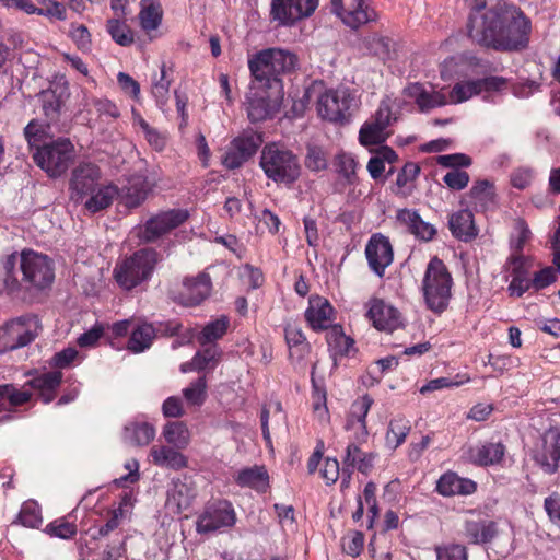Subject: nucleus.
Wrapping results in <instances>:
<instances>
[{
	"label": "nucleus",
	"instance_id": "obj_38",
	"mask_svg": "<svg viewBox=\"0 0 560 560\" xmlns=\"http://www.w3.org/2000/svg\"><path fill=\"white\" fill-rule=\"evenodd\" d=\"M19 262L16 254L7 256L0 269V293H15L21 289V282L15 275V266Z\"/></svg>",
	"mask_w": 560,
	"mask_h": 560
},
{
	"label": "nucleus",
	"instance_id": "obj_14",
	"mask_svg": "<svg viewBox=\"0 0 560 560\" xmlns=\"http://www.w3.org/2000/svg\"><path fill=\"white\" fill-rule=\"evenodd\" d=\"M102 173L100 167L91 162H83L77 165L69 182L70 199L81 203L88 196L97 188Z\"/></svg>",
	"mask_w": 560,
	"mask_h": 560
},
{
	"label": "nucleus",
	"instance_id": "obj_2",
	"mask_svg": "<svg viewBox=\"0 0 560 560\" xmlns=\"http://www.w3.org/2000/svg\"><path fill=\"white\" fill-rule=\"evenodd\" d=\"M259 165L265 175L277 184H293L301 175L298 156L277 143H268L264 147Z\"/></svg>",
	"mask_w": 560,
	"mask_h": 560
},
{
	"label": "nucleus",
	"instance_id": "obj_63",
	"mask_svg": "<svg viewBox=\"0 0 560 560\" xmlns=\"http://www.w3.org/2000/svg\"><path fill=\"white\" fill-rule=\"evenodd\" d=\"M313 384V409L319 419H328L327 397L324 387L319 386L314 377H312Z\"/></svg>",
	"mask_w": 560,
	"mask_h": 560
},
{
	"label": "nucleus",
	"instance_id": "obj_34",
	"mask_svg": "<svg viewBox=\"0 0 560 560\" xmlns=\"http://www.w3.org/2000/svg\"><path fill=\"white\" fill-rule=\"evenodd\" d=\"M118 195V187L114 184L101 185L98 184L95 191L91 192L84 199V207L92 213L98 212L108 208Z\"/></svg>",
	"mask_w": 560,
	"mask_h": 560
},
{
	"label": "nucleus",
	"instance_id": "obj_12",
	"mask_svg": "<svg viewBox=\"0 0 560 560\" xmlns=\"http://www.w3.org/2000/svg\"><path fill=\"white\" fill-rule=\"evenodd\" d=\"M236 514L231 502L215 500L209 502L196 522L199 534H209L234 526Z\"/></svg>",
	"mask_w": 560,
	"mask_h": 560
},
{
	"label": "nucleus",
	"instance_id": "obj_47",
	"mask_svg": "<svg viewBox=\"0 0 560 560\" xmlns=\"http://www.w3.org/2000/svg\"><path fill=\"white\" fill-rule=\"evenodd\" d=\"M38 100L42 103L44 115L51 121L56 120L63 103L61 93L54 89H47L38 94Z\"/></svg>",
	"mask_w": 560,
	"mask_h": 560
},
{
	"label": "nucleus",
	"instance_id": "obj_17",
	"mask_svg": "<svg viewBox=\"0 0 560 560\" xmlns=\"http://www.w3.org/2000/svg\"><path fill=\"white\" fill-rule=\"evenodd\" d=\"M365 257L369 268L380 278H383L385 270L394 260L393 245L387 236L382 233H374L365 245Z\"/></svg>",
	"mask_w": 560,
	"mask_h": 560
},
{
	"label": "nucleus",
	"instance_id": "obj_42",
	"mask_svg": "<svg viewBox=\"0 0 560 560\" xmlns=\"http://www.w3.org/2000/svg\"><path fill=\"white\" fill-rule=\"evenodd\" d=\"M229 327L230 318L226 315H221L219 318L209 322L198 335L199 343L201 346L215 345L214 342L226 334Z\"/></svg>",
	"mask_w": 560,
	"mask_h": 560
},
{
	"label": "nucleus",
	"instance_id": "obj_26",
	"mask_svg": "<svg viewBox=\"0 0 560 560\" xmlns=\"http://www.w3.org/2000/svg\"><path fill=\"white\" fill-rule=\"evenodd\" d=\"M203 348L196 352L189 362H185L180 365L183 373L197 371H213L221 361L222 351L218 345H206Z\"/></svg>",
	"mask_w": 560,
	"mask_h": 560
},
{
	"label": "nucleus",
	"instance_id": "obj_43",
	"mask_svg": "<svg viewBox=\"0 0 560 560\" xmlns=\"http://www.w3.org/2000/svg\"><path fill=\"white\" fill-rule=\"evenodd\" d=\"M269 54H265L264 56L270 55L273 65V71L276 73L281 74L290 73L294 71L299 65L298 56L287 49L282 48H268Z\"/></svg>",
	"mask_w": 560,
	"mask_h": 560
},
{
	"label": "nucleus",
	"instance_id": "obj_39",
	"mask_svg": "<svg viewBox=\"0 0 560 560\" xmlns=\"http://www.w3.org/2000/svg\"><path fill=\"white\" fill-rule=\"evenodd\" d=\"M334 166L338 175L347 185H355L358 183L357 170L359 167L358 161L351 153L341 151L336 154Z\"/></svg>",
	"mask_w": 560,
	"mask_h": 560
},
{
	"label": "nucleus",
	"instance_id": "obj_16",
	"mask_svg": "<svg viewBox=\"0 0 560 560\" xmlns=\"http://www.w3.org/2000/svg\"><path fill=\"white\" fill-rule=\"evenodd\" d=\"M269 52L270 51L267 48L255 54L248 60V68L250 70L252 77L254 78V83L257 84V89H268L273 91L276 94H281L283 89L282 80L279 73L273 71V65L270 55L262 56Z\"/></svg>",
	"mask_w": 560,
	"mask_h": 560
},
{
	"label": "nucleus",
	"instance_id": "obj_58",
	"mask_svg": "<svg viewBox=\"0 0 560 560\" xmlns=\"http://www.w3.org/2000/svg\"><path fill=\"white\" fill-rule=\"evenodd\" d=\"M305 165L313 172H319L327 168V156L323 148L317 145L307 147Z\"/></svg>",
	"mask_w": 560,
	"mask_h": 560
},
{
	"label": "nucleus",
	"instance_id": "obj_36",
	"mask_svg": "<svg viewBox=\"0 0 560 560\" xmlns=\"http://www.w3.org/2000/svg\"><path fill=\"white\" fill-rule=\"evenodd\" d=\"M469 202L477 209H488L494 203L495 192L493 184L488 179H479L474 183L467 194Z\"/></svg>",
	"mask_w": 560,
	"mask_h": 560
},
{
	"label": "nucleus",
	"instance_id": "obj_24",
	"mask_svg": "<svg viewBox=\"0 0 560 560\" xmlns=\"http://www.w3.org/2000/svg\"><path fill=\"white\" fill-rule=\"evenodd\" d=\"M448 229L452 235L460 242H471L478 236L474 214L468 209L452 213L448 218Z\"/></svg>",
	"mask_w": 560,
	"mask_h": 560
},
{
	"label": "nucleus",
	"instance_id": "obj_55",
	"mask_svg": "<svg viewBox=\"0 0 560 560\" xmlns=\"http://www.w3.org/2000/svg\"><path fill=\"white\" fill-rule=\"evenodd\" d=\"M107 32L120 46H129L133 43V34L131 30L119 19H112L107 22Z\"/></svg>",
	"mask_w": 560,
	"mask_h": 560
},
{
	"label": "nucleus",
	"instance_id": "obj_46",
	"mask_svg": "<svg viewBox=\"0 0 560 560\" xmlns=\"http://www.w3.org/2000/svg\"><path fill=\"white\" fill-rule=\"evenodd\" d=\"M373 402V398L368 394L357 398L350 406V409L346 417L345 425L352 427L359 423L366 422V416Z\"/></svg>",
	"mask_w": 560,
	"mask_h": 560
},
{
	"label": "nucleus",
	"instance_id": "obj_40",
	"mask_svg": "<svg viewBox=\"0 0 560 560\" xmlns=\"http://www.w3.org/2000/svg\"><path fill=\"white\" fill-rule=\"evenodd\" d=\"M363 47L369 54L376 56L381 60H387L395 50V42L380 34H372L363 38Z\"/></svg>",
	"mask_w": 560,
	"mask_h": 560
},
{
	"label": "nucleus",
	"instance_id": "obj_60",
	"mask_svg": "<svg viewBox=\"0 0 560 560\" xmlns=\"http://www.w3.org/2000/svg\"><path fill=\"white\" fill-rule=\"evenodd\" d=\"M37 2L40 4V7H37V15L55 18L59 21L67 19L66 8L62 3L56 0H37Z\"/></svg>",
	"mask_w": 560,
	"mask_h": 560
},
{
	"label": "nucleus",
	"instance_id": "obj_51",
	"mask_svg": "<svg viewBox=\"0 0 560 560\" xmlns=\"http://www.w3.org/2000/svg\"><path fill=\"white\" fill-rule=\"evenodd\" d=\"M478 94L480 92L477 80L462 81L452 88L447 101L451 104H459Z\"/></svg>",
	"mask_w": 560,
	"mask_h": 560
},
{
	"label": "nucleus",
	"instance_id": "obj_54",
	"mask_svg": "<svg viewBox=\"0 0 560 560\" xmlns=\"http://www.w3.org/2000/svg\"><path fill=\"white\" fill-rule=\"evenodd\" d=\"M172 81V69L167 71L165 66H163L160 72V79L154 81L152 86V93L161 108L166 104L168 100Z\"/></svg>",
	"mask_w": 560,
	"mask_h": 560
},
{
	"label": "nucleus",
	"instance_id": "obj_33",
	"mask_svg": "<svg viewBox=\"0 0 560 560\" xmlns=\"http://www.w3.org/2000/svg\"><path fill=\"white\" fill-rule=\"evenodd\" d=\"M465 535L470 544L482 545L490 542L498 534L497 524L493 521H466Z\"/></svg>",
	"mask_w": 560,
	"mask_h": 560
},
{
	"label": "nucleus",
	"instance_id": "obj_41",
	"mask_svg": "<svg viewBox=\"0 0 560 560\" xmlns=\"http://www.w3.org/2000/svg\"><path fill=\"white\" fill-rule=\"evenodd\" d=\"M154 428L147 422H132L126 425L124 430V440L137 446L148 445L154 439Z\"/></svg>",
	"mask_w": 560,
	"mask_h": 560
},
{
	"label": "nucleus",
	"instance_id": "obj_44",
	"mask_svg": "<svg viewBox=\"0 0 560 560\" xmlns=\"http://www.w3.org/2000/svg\"><path fill=\"white\" fill-rule=\"evenodd\" d=\"M182 393L188 406H202L208 397V382L206 375H199L195 381L190 382Z\"/></svg>",
	"mask_w": 560,
	"mask_h": 560
},
{
	"label": "nucleus",
	"instance_id": "obj_20",
	"mask_svg": "<svg viewBox=\"0 0 560 560\" xmlns=\"http://www.w3.org/2000/svg\"><path fill=\"white\" fill-rule=\"evenodd\" d=\"M396 222L406 232L422 242L432 241L438 231L433 224L424 221L416 209L402 208L396 212Z\"/></svg>",
	"mask_w": 560,
	"mask_h": 560
},
{
	"label": "nucleus",
	"instance_id": "obj_21",
	"mask_svg": "<svg viewBox=\"0 0 560 560\" xmlns=\"http://www.w3.org/2000/svg\"><path fill=\"white\" fill-rule=\"evenodd\" d=\"M175 228V212L164 211L150 218L143 225H138L135 231L141 242L151 243L168 233Z\"/></svg>",
	"mask_w": 560,
	"mask_h": 560
},
{
	"label": "nucleus",
	"instance_id": "obj_22",
	"mask_svg": "<svg viewBox=\"0 0 560 560\" xmlns=\"http://www.w3.org/2000/svg\"><path fill=\"white\" fill-rule=\"evenodd\" d=\"M211 290L210 276L205 272L199 273L196 278L184 282L179 303L184 306L199 305L210 295Z\"/></svg>",
	"mask_w": 560,
	"mask_h": 560
},
{
	"label": "nucleus",
	"instance_id": "obj_6",
	"mask_svg": "<svg viewBox=\"0 0 560 560\" xmlns=\"http://www.w3.org/2000/svg\"><path fill=\"white\" fill-rule=\"evenodd\" d=\"M73 150L69 139L59 138L38 147L33 153V159L50 177H58L67 171L73 158Z\"/></svg>",
	"mask_w": 560,
	"mask_h": 560
},
{
	"label": "nucleus",
	"instance_id": "obj_23",
	"mask_svg": "<svg viewBox=\"0 0 560 560\" xmlns=\"http://www.w3.org/2000/svg\"><path fill=\"white\" fill-rule=\"evenodd\" d=\"M187 460L184 455L177 452V512L190 505L197 494V483L194 479L196 474L192 471H182L180 467H186Z\"/></svg>",
	"mask_w": 560,
	"mask_h": 560
},
{
	"label": "nucleus",
	"instance_id": "obj_13",
	"mask_svg": "<svg viewBox=\"0 0 560 560\" xmlns=\"http://www.w3.org/2000/svg\"><path fill=\"white\" fill-rule=\"evenodd\" d=\"M318 7V0H271L270 16L279 26H292L310 18Z\"/></svg>",
	"mask_w": 560,
	"mask_h": 560
},
{
	"label": "nucleus",
	"instance_id": "obj_3",
	"mask_svg": "<svg viewBox=\"0 0 560 560\" xmlns=\"http://www.w3.org/2000/svg\"><path fill=\"white\" fill-rule=\"evenodd\" d=\"M158 254L151 248L139 249L118 261L114 268L116 282L125 290H131L147 281L156 265Z\"/></svg>",
	"mask_w": 560,
	"mask_h": 560
},
{
	"label": "nucleus",
	"instance_id": "obj_31",
	"mask_svg": "<svg viewBox=\"0 0 560 560\" xmlns=\"http://www.w3.org/2000/svg\"><path fill=\"white\" fill-rule=\"evenodd\" d=\"M235 482L242 488H252L258 492H266L269 487V475L265 466H253L241 469Z\"/></svg>",
	"mask_w": 560,
	"mask_h": 560
},
{
	"label": "nucleus",
	"instance_id": "obj_32",
	"mask_svg": "<svg viewBox=\"0 0 560 560\" xmlns=\"http://www.w3.org/2000/svg\"><path fill=\"white\" fill-rule=\"evenodd\" d=\"M61 381L62 373L60 371H50L32 378L28 384L38 392L42 400L48 404L54 400Z\"/></svg>",
	"mask_w": 560,
	"mask_h": 560
},
{
	"label": "nucleus",
	"instance_id": "obj_25",
	"mask_svg": "<svg viewBox=\"0 0 560 560\" xmlns=\"http://www.w3.org/2000/svg\"><path fill=\"white\" fill-rule=\"evenodd\" d=\"M407 96L413 98L420 112H429L433 108L444 106L448 103L442 91H428L421 83H411L405 89Z\"/></svg>",
	"mask_w": 560,
	"mask_h": 560
},
{
	"label": "nucleus",
	"instance_id": "obj_1",
	"mask_svg": "<svg viewBox=\"0 0 560 560\" xmlns=\"http://www.w3.org/2000/svg\"><path fill=\"white\" fill-rule=\"evenodd\" d=\"M453 279L446 265L439 257L430 259L422 280L425 305L435 314L443 313L452 296Z\"/></svg>",
	"mask_w": 560,
	"mask_h": 560
},
{
	"label": "nucleus",
	"instance_id": "obj_64",
	"mask_svg": "<svg viewBox=\"0 0 560 560\" xmlns=\"http://www.w3.org/2000/svg\"><path fill=\"white\" fill-rule=\"evenodd\" d=\"M470 176L466 171L454 168L443 176V183L452 190H462L467 187Z\"/></svg>",
	"mask_w": 560,
	"mask_h": 560
},
{
	"label": "nucleus",
	"instance_id": "obj_7",
	"mask_svg": "<svg viewBox=\"0 0 560 560\" xmlns=\"http://www.w3.org/2000/svg\"><path fill=\"white\" fill-rule=\"evenodd\" d=\"M530 21L516 7L509 5L505 11L504 25L502 26V36L500 38L498 51H517L527 47L530 34Z\"/></svg>",
	"mask_w": 560,
	"mask_h": 560
},
{
	"label": "nucleus",
	"instance_id": "obj_11",
	"mask_svg": "<svg viewBox=\"0 0 560 560\" xmlns=\"http://www.w3.org/2000/svg\"><path fill=\"white\" fill-rule=\"evenodd\" d=\"M262 135L253 129H246L235 137L222 156V164L228 170H235L247 162L262 144Z\"/></svg>",
	"mask_w": 560,
	"mask_h": 560
},
{
	"label": "nucleus",
	"instance_id": "obj_57",
	"mask_svg": "<svg viewBox=\"0 0 560 560\" xmlns=\"http://www.w3.org/2000/svg\"><path fill=\"white\" fill-rule=\"evenodd\" d=\"M49 125H43L36 119L31 120L24 128V136L32 148H38L44 144L45 139L48 136L47 129Z\"/></svg>",
	"mask_w": 560,
	"mask_h": 560
},
{
	"label": "nucleus",
	"instance_id": "obj_56",
	"mask_svg": "<svg viewBox=\"0 0 560 560\" xmlns=\"http://www.w3.org/2000/svg\"><path fill=\"white\" fill-rule=\"evenodd\" d=\"M139 20L141 27L147 31L156 30L162 20V9L158 3H149L143 5L140 13Z\"/></svg>",
	"mask_w": 560,
	"mask_h": 560
},
{
	"label": "nucleus",
	"instance_id": "obj_28",
	"mask_svg": "<svg viewBox=\"0 0 560 560\" xmlns=\"http://www.w3.org/2000/svg\"><path fill=\"white\" fill-rule=\"evenodd\" d=\"M332 307L326 299L312 298L305 311V319L314 330L330 328Z\"/></svg>",
	"mask_w": 560,
	"mask_h": 560
},
{
	"label": "nucleus",
	"instance_id": "obj_8",
	"mask_svg": "<svg viewBox=\"0 0 560 560\" xmlns=\"http://www.w3.org/2000/svg\"><path fill=\"white\" fill-rule=\"evenodd\" d=\"M355 97L349 89H330L325 91L317 101V113L320 118L345 125L352 116Z\"/></svg>",
	"mask_w": 560,
	"mask_h": 560
},
{
	"label": "nucleus",
	"instance_id": "obj_49",
	"mask_svg": "<svg viewBox=\"0 0 560 560\" xmlns=\"http://www.w3.org/2000/svg\"><path fill=\"white\" fill-rule=\"evenodd\" d=\"M0 398L3 402L4 411L11 407L21 406L31 399V393L20 390L12 384L0 385Z\"/></svg>",
	"mask_w": 560,
	"mask_h": 560
},
{
	"label": "nucleus",
	"instance_id": "obj_37",
	"mask_svg": "<svg viewBox=\"0 0 560 560\" xmlns=\"http://www.w3.org/2000/svg\"><path fill=\"white\" fill-rule=\"evenodd\" d=\"M155 330L151 324H138L131 329V335L127 343V349L133 353H140L150 348Z\"/></svg>",
	"mask_w": 560,
	"mask_h": 560
},
{
	"label": "nucleus",
	"instance_id": "obj_4",
	"mask_svg": "<svg viewBox=\"0 0 560 560\" xmlns=\"http://www.w3.org/2000/svg\"><path fill=\"white\" fill-rule=\"evenodd\" d=\"M509 5H495L480 15L469 14L468 36L476 44L497 50Z\"/></svg>",
	"mask_w": 560,
	"mask_h": 560
},
{
	"label": "nucleus",
	"instance_id": "obj_48",
	"mask_svg": "<svg viewBox=\"0 0 560 560\" xmlns=\"http://www.w3.org/2000/svg\"><path fill=\"white\" fill-rule=\"evenodd\" d=\"M388 133L374 120L365 121L359 131V141L362 145H375L386 141Z\"/></svg>",
	"mask_w": 560,
	"mask_h": 560
},
{
	"label": "nucleus",
	"instance_id": "obj_18",
	"mask_svg": "<svg viewBox=\"0 0 560 560\" xmlns=\"http://www.w3.org/2000/svg\"><path fill=\"white\" fill-rule=\"evenodd\" d=\"M366 316L377 330L392 332L402 326L400 312L381 299L369 302Z\"/></svg>",
	"mask_w": 560,
	"mask_h": 560
},
{
	"label": "nucleus",
	"instance_id": "obj_53",
	"mask_svg": "<svg viewBox=\"0 0 560 560\" xmlns=\"http://www.w3.org/2000/svg\"><path fill=\"white\" fill-rule=\"evenodd\" d=\"M40 509L36 502L27 501L22 504L16 522L30 528H36L42 524Z\"/></svg>",
	"mask_w": 560,
	"mask_h": 560
},
{
	"label": "nucleus",
	"instance_id": "obj_29",
	"mask_svg": "<svg viewBox=\"0 0 560 560\" xmlns=\"http://www.w3.org/2000/svg\"><path fill=\"white\" fill-rule=\"evenodd\" d=\"M477 485L475 481L462 478L455 472H446L440 477L436 483V490L444 497H452L456 494L467 495L476 491Z\"/></svg>",
	"mask_w": 560,
	"mask_h": 560
},
{
	"label": "nucleus",
	"instance_id": "obj_27",
	"mask_svg": "<svg viewBox=\"0 0 560 560\" xmlns=\"http://www.w3.org/2000/svg\"><path fill=\"white\" fill-rule=\"evenodd\" d=\"M505 451L506 447L502 442L489 441L481 445L470 447L468 450V457L474 464L487 467L500 464L503 460Z\"/></svg>",
	"mask_w": 560,
	"mask_h": 560
},
{
	"label": "nucleus",
	"instance_id": "obj_10",
	"mask_svg": "<svg viewBox=\"0 0 560 560\" xmlns=\"http://www.w3.org/2000/svg\"><path fill=\"white\" fill-rule=\"evenodd\" d=\"M530 456L545 474H556L560 463V428L550 427L545 430L536 439Z\"/></svg>",
	"mask_w": 560,
	"mask_h": 560
},
{
	"label": "nucleus",
	"instance_id": "obj_9",
	"mask_svg": "<svg viewBox=\"0 0 560 560\" xmlns=\"http://www.w3.org/2000/svg\"><path fill=\"white\" fill-rule=\"evenodd\" d=\"M40 330L37 316L25 315L0 327V352L12 351L31 343Z\"/></svg>",
	"mask_w": 560,
	"mask_h": 560
},
{
	"label": "nucleus",
	"instance_id": "obj_61",
	"mask_svg": "<svg viewBox=\"0 0 560 560\" xmlns=\"http://www.w3.org/2000/svg\"><path fill=\"white\" fill-rule=\"evenodd\" d=\"M434 550L438 560H468L466 547L459 544L435 546Z\"/></svg>",
	"mask_w": 560,
	"mask_h": 560
},
{
	"label": "nucleus",
	"instance_id": "obj_52",
	"mask_svg": "<svg viewBox=\"0 0 560 560\" xmlns=\"http://www.w3.org/2000/svg\"><path fill=\"white\" fill-rule=\"evenodd\" d=\"M284 337L290 349H295L300 358H303L310 351V343L306 341L301 328L294 325H287L284 328Z\"/></svg>",
	"mask_w": 560,
	"mask_h": 560
},
{
	"label": "nucleus",
	"instance_id": "obj_30",
	"mask_svg": "<svg viewBox=\"0 0 560 560\" xmlns=\"http://www.w3.org/2000/svg\"><path fill=\"white\" fill-rule=\"evenodd\" d=\"M148 191L147 182L141 177H136L128 180L122 188H118L117 199L127 208H137L147 199Z\"/></svg>",
	"mask_w": 560,
	"mask_h": 560
},
{
	"label": "nucleus",
	"instance_id": "obj_35",
	"mask_svg": "<svg viewBox=\"0 0 560 560\" xmlns=\"http://www.w3.org/2000/svg\"><path fill=\"white\" fill-rule=\"evenodd\" d=\"M374 455L373 453H364L355 443H349L346 448V455L342 465L360 472L368 475L373 467Z\"/></svg>",
	"mask_w": 560,
	"mask_h": 560
},
{
	"label": "nucleus",
	"instance_id": "obj_62",
	"mask_svg": "<svg viewBox=\"0 0 560 560\" xmlns=\"http://www.w3.org/2000/svg\"><path fill=\"white\" fill-rule=\"evenodd\" d=\"M45 532L61 539H69L77 534V525L65 520H57L46 526Z\"/></svg>",
	"mask_w": 560,
	"mask_h": 560
},
{
	"label": "nucleus",
	"instance_id": "obj_19",
	"mask_svg": "<svg viewBox=\"0 0 560 560\" xmlns=\"http://www.w3.org/2000/svg\"><path fill=\"white\" fill-rule=\"evenodd\" d=\"M268 89L250 92L247 95V116L250 121L258 122L271 118L279 110V96Z\"/></svg>",
	"mask_w": 560,
	"mask_h": 560
},
{
	"label": "nucleus",
	"instance_id": "obj_45",
	"mask_svg": "<svg viewBox=\"0 0 560 560\" xmlns=\"http://www.w3.org/2000/svg\"><path fill=\"white\" fill-rule=\"evenodd\" d=\"M327 342L336 355H348L353 347V339L346 336L339 325H334L327 332Z\"/></svg>",
	"mask_w": 560,
	"mask_h": 560
},
{
	"label": "nucleus",
	"instance_id": "obj_59",
	"mask_svg": "<svg viewBox=\"0 0 560 560\" xmlns=\"http://www.w3.org/2000/svg\"><path fill=\"white\" fill-rule=\"evenodd\" d=\"M69 36L81 51H90L92 47L91 34L83 24L70 25Z\"/></svg>",
	"mask_w": 560,
	"mask_h": 560
},
{
	"label": "nucleus",
	"instance_id": "obj_5",
	"mask_svg": "<svg viewBox=\"0 0 560 560\" xmlns=\"http://www.w3.org/2000/svg\"><path fill=\"white\" fill-rule=\"evenodd\" d=\"M19 258L22 281L28 289L44 290L55 280L54 261L45 254L33 249H24Z\"/></svg>",
	"mask_w": 560,
	"mask_h": 560
},
{
	"label": "nucleus",
	"instance_id": "obj_50",
	"mask_svg": "<svg viewBox=\"0 0 560 560\" xmlns=\"http://www.w3.org/2000/svg\"><path fill=\"white\" fill-rule=\"evenodd\" d=\"M410 431L409 422L402 418L394 419L389 422L386 433V444L392 448H397L402 444Z\"/></svg>",
	"mask_w": 560,
	"mask_h": 560
},
{
	"label": "nucleus",
	"instance_id": "obj_15",
	"mask_svg": "<svg viewBox=\"0 0 560 560\" xmlns=\"http://www.w3.org/2000/svg\"><path fill=\"white\" fill-rule=\"evenodd\" d=\"M331 5L342 22L353 30L377 18L370 0H331Z\"/></svg>",
	"mask_w": 560,
	"mask_h": 560
}]
</instances>
